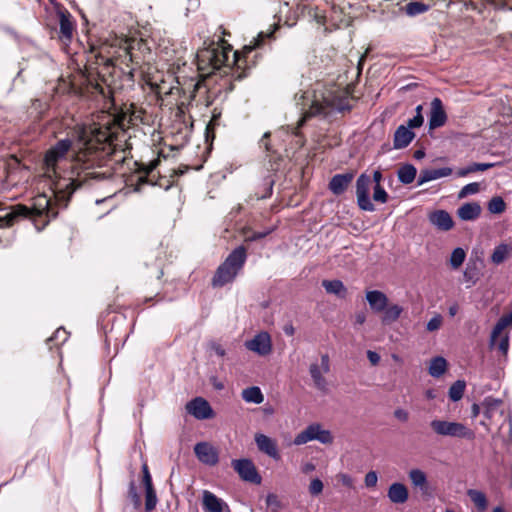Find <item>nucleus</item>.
Returning <instances> with one entry per match:
<instances>
[{
  "label": "nucleus",
  "instance_id": "51",
  "mask_svg": "<svg viewBox=\"0 0 512 512\" xmlns=\"http://www.w3.org/2000/svg\"><path fill=\"white\" fill-rule=\"evenodd\" d=\"M442 324V316L437 314L432 317L427 323V330L430 332L436 331L441 327Z\"/></svg>",
  "mask_w": 512,
  "mask_h": 512
},
{
  "label": "nucleus",
  "instance_id": "50",
  "mask_svg": "<svg viewBox=\"0 0 512 512\" xmlns=\"http://www.w3.org/2000/svg\"><path fill=\"white\" fill-rule=\"evenodd\" d=\"M324 488L323 482L319 478H315L310 482L309 492L312 496H318Z\"/></svg>",
  "mask_w": 512,
  "mask_h": 512
},
{
  "label": "nucleus",
  "instance_id": "44",
  "mask_svg": "<svg viewBox=\"0 0 512 512\" xmlns=\"http://www.w3.org/2000/svg\"><path fill=\"white\" fill-rule=\"evenodd\" d=\"M357 196V203L360 209L364 211L373 212L375 210V207L373 203L370 200L369 194H363V195H356Z\"/></svg>",
  "mask_w": 512,
  "mask_h": 512
},
{
  "label": "nucleus",
  "instance_id": "63",
  "mask_svg": "<svg viewBox=\"0 0 512 512\" xmlns=\"http://www.w3.org/2000/svg\"><path fill=\"white\" fill-rule=\"evenodd\" d=\"M210 381H211V383H212L213 387H214L216 390H223V389H224V384H223L221 381H219V380L217 379V377H212V378L210 379Z\"/></svg>",
  "mask_w": 512,
  "mask_h": 512
},
{
  "label": "nucleus",
  "instance_id": "19",
  "mask_svg": "<svg viewBox=\"0 0 512 512\" xmlns=\"http://www.w3.org/2000/svg\"><path fill=\"white\" fill-rule=\"evenodd\" d=\"M354 174L344 173L334 175L329 182V189L335 195L343 194L352 182Z\"/></svg>",
  "mask_w": 512,
  "mask_h": 512
},
{
  "label": "nucleus",
  "instance_id": "30",
  "mask_svg": "<svg viewBox=\"0 0 512 512\" xmlns=\"http://www.w3.org/2000/svg\"><path fill=\"white\" fill-rule=\"evenodd\" d=\"M409 479L413 486L420 488L422 492H426L428 489L427 476L420 469H412L409 472Z\"/></svg>",
  "mask_w": 512,
  "mask_h": 512
},
{
  "label": "nucleus",
  "instance_id": "21",
  "mask_svg": "<svg viewBox=\"0 0 512 512\" xmlns=\"http://www.w3.org/2000/svg\"><path fill=\"white\" fill-rule=\"evenodd\" d=\"M366 300L370 308L376 313L384 311L388 304L387 296L379 290L367 291Z\"/></svg>",
  "mask_w": 512,
  "mask_h": 512
},
{
  "label": "nucleus",
  "instance_id": "4",
  "mask_svg": "<svg viewBox=\"0 0 512 512\" xmlns=\"http://www.w3.org/2000/svg\"><path fill=\"white\" fill-rule=\"evenodd\" d=\"M247 259V252L244 246L235 248L217 268L212 284L215 287H222L232 282L242 270Z\"/></svg>",
  "mask_w": 512,
  "mask_h": 512
},
{
  "label": "nucleus",
  "instance_id": "24",
  "mask_svg": "<svg viewBox=\"0 0 512 512\" xmlns=\"http://www.w3.org/2000/svg\"><path fill=\"white\" fill-rule=\"evenodd\" d=\"M481 210V206L478 203L469 202L458 208L457 215L463 221H473L480 216Z\"/></svg>",
  "mask_w": 512,
  "mask_h": 512
},
{
  "label": "nucleus",
  "instance_id": "31",
  "mask_svg": "<svg viewBox=\"0 0 512 512\" xmlns=\"http://www.w3.org/2000/svg\"><path fill=\"white\" fill-rule=\"evenodd\" d=\"M467 495L479 512H484L487 509L488 501L486 495L483 492L476 489H469L467 491Z\"/></svg>",
  "mask_w": 512,
  "mask_h": 512
},
{
  "label": "nucleus",
  "instance_id": "54",
  "mask_svg": "<svg viewBox=\"0 0 512 512\" xmlns=\"http://www.w3.org/2000/svg\"><path fill=\"white\" fill-rule=\"evenodd\" d=\"M378 481V476L375 471H370L365 476V485L367 487H374L376 486Z\"/></svg>",
  "mask_w": 512,
  "mask_h": 512
},
{
  "label": "nucleus",
  "instance_id": "6",
  "mask_svg": "<svg viewBox=\"0 0 512 512\" xmlns=\"http://www.w3.org/2000/svg\"><path fill=\"white\" fill-rule=\"evenodd\" d=\"M430 426L432 430L439 436H449L465 439H472L474 437L473 431L459 422L435 419L431 421Z\"/></svg>",
  "mask_w": 512,
  "mask_h": 512
},
{
  "label": "nucleus",
  "instance_id": "64",
  "mask_svg": "<svg viewBox=\"0 0 512 512\" xmlns=\"http://www.w3.org/2000/svg\"><path fill=\"white\" fill-rule=\"evenodd\" d=\"M101 59L103 60V63L107 66H115L116 62L118 61V58H104L101 56Z\"/></svg>",
  "mask_w": 512,
  "mask_h": 512
},
{
  "label": "nucleus",
  "instance_id": "1",
  "mask_svg": "<svg viewBox=\"0 0 512 512\" xmlns=\"http://www.w3.org/2000/svg\"><path fill=\"white\" fill-rule=\"evenodd\" d=\"M125 117H111L103 124L77 125L71 139L59 140L45 154V174L58 178L59 163L63 161L74 143L73 174L69 179H58L53 183V195L57 205L66 207L74 191L111 176L108 171H99L106 166L109 158L122 149L126 141Z\"/></svg>",
  "mask_w": 512,
  "mask_h": 512
},
{
  "label": "nucleus",
  "instance_id": "23",
  "mask_svg": "<svg viewBox=\"0 0 512 512\" xmlns=\"http://www.w3.org/2000/svg\"><path fill=\"white\" fill-rule=\"evenodd\" d=\"M387 496L394 504H403L408 500V489L402 483L395 482L388 488Z\"/></svg>",
  "mask_w": 512,
  "mask_h": 512
},
{
  "label": "nucleus",
  "instance_id": "60",
  "mask_svg": "<svg viewBox=\"0 0 512 512\" xmlns=\"http://www.w3.org/2000/svg\"><path fill=\"white\" fill-rule=\"evenodd\" d=\"M120 58H121V63H125L126 65H128V62L133 61L132 55L128 48H125L123 50V55L120 56Z\"/></svg>",
  "mask_w": 512,
  "mask_h": 512
},
{
  "label": "nucleus",
  "instance_id": "53",
  "mask_svg": "<svg viewBox=\"0 0 512 512\" xmlns=\"http://www.w3.org/2000/svg\"><path fill=\"white\" fill-rule=\"evenodd\" d=\"M142 472H143V484H144L145 489L153 488L152 478H151L147 464H143Z\"/></svg>",
  "mask_w": 512,
  "mask_h": 512
},
{
  "label": "nucleus",
  "instance_id": "16",
  "mask_svg": "<svg viewBox=\"0 0 512 512\" xmlns=\"http://www.w3.org/2000/svg\"><path fill=\"white\" fill-rule=\"evenodd\" d=\"M447 121V114L444 110L443 103L440 98H434L431 101V109L429 116V128L431 130L442 127Z\"/></svg>",
  "mask_w": 512,
  "mask_h": 512
},
{
  "label": "nucleus",
  "instance_id": "62",
  "mask_svg": "<svg viewBox=\"0 0 512 512\" xmlns=\"http://www.w3.org/2000/svg\"><path fill=\"white\" fill-rule=\"evenodd\" d=\"M481 408H482L481 405L474 403L471 406V417L476 418L480 414Z\"/></svg>",
  "mask_w": 512,
  "mask_h": 512
},
{
  "label": "nucleus",
  "instance_id": "9",
  "mask_svg": "<svg viewBox=\"0 0 512 512\" xmlns=\"http://www.w3.org/2000/svg\"><path fill=\"white\" fill-rule=\"evenodd\" d=\"M484 417L487 421H481V425L487 431H490L491 425L496 421V418L504 416L503 401L498 398L486 397L481 403Z\"/></svg>",
  "mask_w": 512,
  "mask_h": 512
},
{
  "label": "nucleus",
  "instance_id": "61",
  "mask_svg": "<svg viewBox=\"0 0 512 512\" xmlns=\"http://www.w3.org/2000/svg\"><path fill=\"white\" fill-rule=\"evenodd\" d=\"M366 321V315L364 312H358L355 314V324L362 325Z\"/></svg>",
  "mask_w": 512,
  "mask_h": 512
},
{
  "label": "nucleus",
  "instance_id": "5",
  "mask_svg": "<svg viewBox=\"0 0 512 512\" xmlns=\"http://www.w3.org/2000/svg\"><path fill=\"white\" fill-rule=\"evenodd\" d=\"M197 68L203 74H210L220 69L228 60V51L219 44L212 42L208 47L200 49L196 54Z\"/></svg>",
  "mask_w": 512,
  "mask_h": 512
},
{
  "label": "nucleus",
  "instance_id": "35",
  "mask_svg": "<svg viewBox=\"0 0 512 512\" xmlns=\"http://www.w3.org/2000/svg\"><path fill=\"white\" fill-rule=\"evenodd\" d=\"M59 26L61 35L66 39H70L73 33V23L70 19V16L66 15L65 13H61Z\"/></svg>",
  "mask_w": 512,
  "mask_h": 512
},
{
  "label": "nucleus",
  "instance_id": "8",
  "mask_svg": "<svg viewBox=\"0 0 512 512\" xmlns=\"http://www.w3.org/2000/svg\"><path fill=\"white\" fill-rule=\"evenodd\" d=\"M330 357L328 354H322L320 362H313L309 366V374L315 388L321 392L328 390V382L325 375L330 372Z\"/></svg>",
  "mask_w": 512,
  "mask_h": 512
},
{
  "label": "nucleus",
  "instance_id": "20",
  "mask_svg": "<svg viewBox=\"0 0 512 512\" xmlns=\"http://www.w3.org/2000/svg\"><path fill=\"white\" fill-rule=\"evenodd\" d=\"M415 138V133L408 129L405 125H400L395 133L393 139V145L395 149L406 148L412 140Z\"/></svg>",
  "mask_w": 512,
  "mask_h": 512
},
{
  "label": "nucleus",
  "instance_id": "39",
  "mask_svg": "<svg viewBox=\"0 0 512 512\" xmlns=\"http://www.w3.org/2000/svg\"><path fill=\"white\" fill-rule=\"evenodd\" d=\"M274 33V30L270 31V32H260L258 34V36L256 38L253 39V41H251L250 44L248 45H245L243 47V52L244 53H250L251 51H253L254 49L258 48L261 46V44L263 43V41L266 39V38H270Z\"/></svg>",
  "mask_w": 512,
  "mask_h": 512
},
{
  "label": "nucleus",
  "instance_id": "18",
  "mask_svg": "<svg viewBox=\"0 0 512 512\" xmlns=\"http://www.w3.org/2000/svg\"><path fill=\"white\" fill-rule=\"evenodd\" d=\"M429 221L433 226L442 231H449L454 226L451 215L445 210L432 212L429 215Z\"/></svg>",
  "mask_w": 512,
  "mask_h": 512
},
{
  "label": "nucleus",
  "instance_id": "45",
  "mask_svg": "<svg viewBox=\"0 0 512 512\" xmlns=\"http://www.w3.org/2000/svg\"><path fill=\"white\" fill-rule=\"evenodd\" d=\"M207 351L214 353L216 356L221 358L226 356V349L224 348V346L214 340L208 342Z\"/></svg>",
  "mask_w": 512,
  "mask_h": 512
},
{
  "label": "nucleus",
  "instance_id": "26",
  "mask_svg": "<svg viewBox=\"0 0 512 512\" xmlns=\"http://www.w3.org/2000/svg\"><path fill=\"white\" fill-rule=\"evenodd\" d=\"M512 254V246L507 243H500L493 249V252L490 256V261L494 265H500L505 260L510 258Z\"/></svg>",
  "mask_w": 512,
  "mask_h": 512
},
{
  "label": "nucleus",
  "instance_id": "14",
  "mask_svg": "<svg viewBox=\"0 0 512 512\" xmlns=\"http://www.w3.org/2000/svg\"><path fill=\"white\" fill-rule=\"evenodd\" d=\"M170 81L162 79L160 82L151 81L150 86L152 91L160 98L164 100L168 96L179 95L180 88L178 86V81L174 79V77L169 76Z\"/></svg>",
  "mask_w": 512,
  "mask_h": 512
},
{
  "label": "nucleus",
  "instance_id": "22",
  "mask_svg": "<svg viewBox=\"0 0 512 512\" xmlns=\"http://www.w3.org/2000/svg\"><path fill=\"white\" fill-rule=\"evenodd\" d=\"M453 170L450 167H442L438 169H424L420 172L418 177V185H423L424 183L447 177L452 174Z\"/></svg>",
  "mask_w": 512,
  "mask_h": 512
},
{
  "label": "nucleus",
  "instance_id": "59",
  "mask_svg": "<svg viewBox=\"0 0 512 512\" xmlns=\"http://www.w3.org/2000/svg\"><path fill=\"white\" fill-rule=\"evenodd\" d=\"M270 231L254 232L251 236L246 238V241L252 242L266 237Z\"/></svg>",
  "mask_w": 512,
  "mask_h": 512
},
{
  "label": "nucleus",
  "instance_id": "38",
  "mask_svg": "<svg viewBox=\"0 0 512 512\" xmlns=\"http://www.w3.org/2000/svg\"><path fill=\"white\" fill-rule=\"evenodd\" d=\"M465 258H466L465 250L461 247H457L452 251V253L450 255L449 263L453 269H458L465 261Z\"/></svg>",
  "mask_w": 512,
  "mask_h": 512
},
{
  "label": "nucleus",
  "instance_id": "34",
  "mask_svg": "<svg viewBox=\"0 0 512 512\" xmlns=\"http://www.w3.org/2000/svg\"><path fill=\"white\" fill-rule=\"evenodd\" d=\"M402 311H403L402 307H400L397 304L391 305L389 307L386 306L385 310L382 311L383 312L382 322L383 323H392V322L396 321L400 317Z\"/></svg>",
  "mask_w": 512,
  "mask_h": 512
},
{
  "label": "nucleus",
  "instance_id": "17",
  "mask_svg": "<svg viewBox=\"0 0 512 512\" xmlns=\"http://www.w3.org/2000/svg\"><path fill=\"white\" fill-rule=\"evenodd\" d=\"M255 443L258 449L267 454L269 457L274 460H278L280 458V454L277 448V443L274 439L268 437L265 434L257 433L255 435Z\"/></svg>",
  "mask_w": 512,
  "mask_h": 512
},
{
  "label": "nucleus",
  "instance_id": "2",
  "mask_svg": "<svg viewBox=\"0 0 512 512\" xmlns=\"http://www.w3.org/2000/svg\"><path fill=\"white\" fill-rule=\"evenodd\" d=\"M296 104L302 111V118L299 126L312 116H328L332 112H342L350 110V106L344 105L343 101L333 94L331 91L316 88L313 91H305L296 94Z\"/></svg>",
  "mask_w": 512,
  "mask_h": 512
},
{
  "label": "nucleus",
  "instance_id": "11",
  "mask_svg": "<svg viewBox=\"0 0 512 512\" xmlns=\"http://www.w3.org/2000/svg\"><path fill=\"white\" fill-rule=\"evenodd\" d=\"M232 467L239 474L241 479L254 484L261 483V476L258 474L254 463L249 459H238L232 461Z\"/></svg>",
  "mask_w": 512,
  "mask_h": 512
},
{
  "label": "nucleus",
  "instance_id": "3",
  "mask_svg": "<svg viewBox=\"0 0 512 512\" xmlns=\"http://www.w3.org/2000/svg\"><path fill=\"white\" fill-rule=\"evenodd\" d=\"M46 216L48 219L54 218L57 211L52 207L51 196L39 194L33 198L31 209L23 205H17L10 208L4 215H0V228L9 227L20 217L27 216Z\"/></svg>",
  "mask_w": 512,
  "mask_h": 512
},
{
  "label": "nucleus",
  "instance_id": "10",
  "mask_svg": "<svg viewBox=\"0 0 512 512\" xmlns=\"http://www.w3.org/2000/svg\"><path fill=\"white\" fill-rule=\"evenodd\" d=\"M244 346L259 356H267L272 351L271 336L266 331L257 333L252 339L245 341Z\"/></svg>",
  "mask_w": 512,
  "mask_h": 512
},
{
  "label": "nucleus",
  "instance_id": "12",
  "mask_svg": "<svg viewBox=\"0 0 512 512\" xmlns=\"http://www.w3.org/2000/svg\"><path fill=\"white\" fill-rule=\"evenodd\" d=\"M198 460L208 466H215L219 461L217 449L208 442H199L194 446Z\"/></svg>",
  "mask_w": 512,
  "mask_h": 512
},
{
  "label": "nucleus",
  "instance_id": "25",
  "mask_svg": "<svg viewBox=\"0 0 512 512\" xmlns=\"http://www.w3.org/2000/svg\"><path fill=\"white\" fill-rule=\"evenodd\" d=\"M322 286L326 293L335 295L340 299H345L348 295V289L341 280H323Z\"/></svg>",
  "mask_w": 512,
  "mask_h": 512
},
{
  "label": "nucleus",
  "instance_id": "46",
  "mask_svg": "<svg viewBox=\"0 0 512 512\" xmlns=\"http://www.w3.org/2000/svg\"><path fill=\"white\" fill-rule=\"evenodd\" d=\"M479 190H480V185L477 182L469 183V184L465 185L464 187H462V189L459 192L458 197L464 198L469 195L478 193Z\"/></svg>",
  "mask_w": 512,
  "mask_h": 512
},
{
  "label": "nucleus",
  "instance_id": "49",
  "mask_svg": "<svg viewBox=\"0 0 512 512\" xmlns=\"http://www.w3.org/2000/svg\"><path fill=\"white\" fill-rule=\"evenodd\" d=\"M373 199L376 202L386 203L388 200V194L381 185H375L373 192Z\"/></svg>",
  "mask_w": 512,
  "mask_h": 512
},
{
  "label": "nucleus",
  "instance_id": "43",
  "mask_svg": "<svg viewBox=\"0 0 512 512\" xmlns=\"http://www.w3.org/2000/svg\"><path fill=\"white\" fill-rule=\"evenodd\" d=\"M506 209V204L501 197H493L488 203V210L493 214H500Z\"/></svg>",
  "mask_w": 512,
  "mask_h": 512
},
{
  "label": "nucleus",
  "instance_id": "41",
  "mask_svg": "<svg viewBox=\"0 0 512 512\" xmlns=\"http://www.w3.org/2000/svg\"><path fill=\"white\" fill-rule=\"evenodd\" d=\"M492 349H497L503 356H506L509 350L508 333H501L496 340V345Z\"/></svg>",
  "mask_w": 512,
  "mask_h": 512
},
{
  "label": "nucleus",
  "instance_id": "56",
  "mask_svg": "<svg viewBox=\"0 0 512 512\" xmlns=\"http://www.w3.org/2000/svg\"><path fill=\"white\" fill-rule=\"evenodd\" d=\"M394 416L396 419H398L401 422H406L409 419V413L403 408H397L394 411Z\"/></svg>",
  "mask_w": 512,
  "mask_h": 512
},
{
  "label": "nucleus",
  "instance_id": "28",
  "mask_svg": "<svg viewBox=\"0 0 512 512\" xmlns=\"http://www.w3.org/2000/svg\"><path fill=\"white\" fill-rule=\"evenodd\" d=\"M447 369V361L442 356L432 358L428 368L429 374L434 378L442 376Z\"/></svg>",
  "mask_w": 512,
  "mask_h": 512
},
{
  "label": "nucleus",
  "instance_id": "47",
  "mask_svg": "<svg viewBox=\"0 0 512 512\" xmlns=\"http://www.w3.org/2000/svg\"><path fill=\"white\" fill-rule=\"evenodd\" d=\"M68 339V333L63 328H58L52 337H50L47 341L55 342V345H59L64 343Z\"/></svg>",
  "mask_w": 512,
  "mask_h": 512
},
{
  "label": "nucleus",
  "instance_id": "29",
  "mask_svg": "<svg viewBox=\"0 0 512 512\" xmlns=\"http://www.w3.org/2000/svg\"><path fill=\"white\" fill-rule=\"evenodd\" d=\"M242 398L247 403L261 404L264 400V396L261 389L257 386H252L242 391Z\"/></svg>",
  "mask_w": 512,
  "mask_h": 512
},
{
  "label": "nucleus",
  "instance_id": "57",
  "mask_svg": "<svg viewBox=\"0 0 512 512\" xmlns=\"http://www.w3.org/2000/svg\"><path fill=\"white\" fill-rule=\"evenodd\" d=\"M367 358L370 361V363L374 366L377 365L381 359L380 355L377 352L371 350L367 351Z\"/></svg>",
  "mask_w": 512,
  "mask_h": 512
},
{
  "label": "nucleus",
  "instance_id": "58",
  "mask_svg": "<svg viewBox=\"0 0 512 512\" xmlns=\"http://www.w3.org/2000/svg\"><path fill=\"white\" fill-rule=\"evenodd\" d=\"M270 137V133L266 132L264 133L263 137L260 140V147L264 148L267 152L271 151L270 143L268 141V138Z\"/></svg>",
  "mask_w": 512,
  "mask_h": 512
},
{
  "label": "nucleus",
  "instance_id": "48",
  "mask_svg": "<svg viewBox=\"0 0 512 512\" xmlns=\"http://www.w3.org/2000/svg\"><path fill=\"white\" fill-rule=\"evenodd\" d=\"M128 496L132 501L134 508H139L141 505L140 495L137 493L135 483L132 481L129 484Z\"/></svg>",
  "mask_w": 512,
  "mask_h": 512
},
{
  "label": "nucleus",
  "instance_id": "15",
  "mask_svg": "<svg viewBox=\"0 0 512 512\" xmlns=\"http://www.w3.org/2000/svg\"><path fill=\"white\" fill-rule=\"evenodd\" d=\"M202 506L205 512H230L228 504L209 490L202 492Z\"/></svg>",
  "mask_w": 512,
  "mask_h": 512
},
{
  "label": "nucleus",
  "instance_id": "37",
  "mask_svg": "<svg viewBox=\"0 0 512 512\" xmlns=\"http://www.w3.org/2000/svg\"><path fill=\"white\" fill-rule=\"evenodd\" d=\"M429 10V5H426L422 2L414 1L409 2L405 6V12L408 16H417Z\"/></svg>",
  "mask_w": 512,
  "mask_h": 512
},
{
  "label": "nucleus",
  "instance_id": "42",
  "mask_svg": "<svg viewBox=\"0 0 512 512\" xmlns=\"http://www.w3.org/2000/svg\"><path fill=\"white\" fill-rule=\"evenodd\" d=\"M158 499L154 488L145 489V510L151 512L155 509Z\"/></svg>",
  "mask_w": 512,
  "mask_h": 512
},
{
  "label": "nucleus",
  "instance_id": "36",
  "mask_svg": "<svg viewBox=\"0 0 512 512\" xmlns=\"http://www.w3.org/2000/svg\"><path fill=\"white\" fill-rule=\"evenodd\" d=\"M465 387L466 383L463 380H457L456 382H454L449 388V398L453 402L459 401L463 397Z\"/></svg>",
  "mask_w": 512,
  "mask_h": 512
},
{
  "label": "nucleus",
  "instance_id": "27",
  "mask_svg": "<svg viewBox=\"0 0 512 512\" xmlns=\"http://www.w3.org/2000/svg\"><path fill=\"white\" fill-rule=\"evenodd\" d=\"M511 325H512V312L507 315L502 316L495 324V326L491 332V336H490V340H489L490 348H493L496 345V340H497L498 336L501 333H503L504 329Z\"/></svg>",
  "mask_w": 512,
  "mask_h": 512
},
{
  "label": "nucleus",
  "instance_id": "13",
  "mask_svg": "<svg viewBox=\"0 0 512 512\" xmlns=\"http://www.w3.org/2000/svg\"><path fill=\"white\" fill-rule=\"evenodd\" d=\"M186 410L196 419L204 420L212 418L214 413L207 400L202 397H196L186 405Z\"/></svg>",
  "mask_w": 512,
  "mask_h": 512
},
{
  "label": "nucleus",
  "instance_id": "40",
  "mask_svg": "<svg viewBox=\"0 0 512 512\" xmlns=\"http://www.w3.org/2000/svg\"><path fill=\"white\" fill-rule=\"evenodd\" d=\"M371 179L367 174H361L356 181V195L369 194Z\"/></svg>",
  "mask_w": 512,
  "mask_h": 512
},
{
  "label": "nucleus",
  "instance_id": "52",
  "mask_svg": "<svg viewBox=\"0 0 512 512\" xmlns=\"http://www.w3.org/2000/svg\"><path fill=\"white\" fill-rule=\"evenodd\" d=\"M424 118L422 115H415L413 118L409 119L407 121V124L405 125L408 127V129L412 130L414 128H419L423 125Z\"/></svg>",
  "mask_w": 512,
  "mask_h": 512
},
{
  "label": "nucleus",
  "instance_id": "55",
  "mask_svg": "<svg viewBox=\"0 0 512 512\" xmlns=\"http://www.w3.org/2000/svg\"><path fill=\"white\" fill-rule=\"evenodd\" d=\"M474 268H471L469 266L466 267L465 271H464V278L467 282H470L472 285H474L477 281V277L475 275V272H474Z\"/></svg>",
  "mask_w": 512,
  "mask_h": 512
},
{
  "label": "nucleus",
  "instance_id": "33",
  "mask_svg": "<svg viewBox=\"0 0 512 512\" xmlns=\"http://www.w3.org/2000/svg\"><path fill=\"white\" fill-rule=\"evenodd\" d=\"M493 163H472L465 168L459 169L456 174L458 177H465L470 173H474L477 171H486L489 168L493 167Z\"/></svg>",
  "mask_w": 512,
  "mask_h": 512
},
{
  "label": "nucleus",
  "instance_id": "7",
  "mask_svg": "<svg viewBox=\"0 0 512 512\" xmlns=\"http://www.w3.org/2000/svg\"><path fill=\"white\" fill-rule=\"evenodd\" d=\"M314 440L322 444H331L333 442V436L329 430L323 429L320 424L313 423L296 435L294 444L303 445Z\"/></svg>",
  "mask_w": 512,
  "mask_h": 512
},
{
  "label": "nucleus",
  "instance_id": "32",
  "mask_svg": "<svg viewBox=\"0 0 512 512\" xmlns=\"http://www.w3.org/2000/svg\"><path fill=\"white\" fill-rule=\"evenodd\" d=\"M417 174L416 168L412 164H405L398 169V179L402 184H410L414 181Z\"/></svg>",
  "mask_w": 512,
  "mask_h": 512
}]
</instances>
